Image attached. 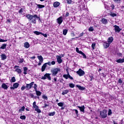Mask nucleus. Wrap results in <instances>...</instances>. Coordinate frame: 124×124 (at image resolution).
I'll use <instances>...</instances> for the list:
<instances>
[{
    "instance_id": "1",
    "label": "nucleus",
    "mask_w": 124,
    "mask_h": 124,
    "mask_svg": "<svg viewBox=\"0 0 124 124\" xmlns=\"http://www.w3.org/2000/svg\"><path fill=\"white\" fill-rule=\"evenodd\" d=\"M26 17L27 19L30 20V21L31 22V23H32V24H36V19H39V20H40V17L37 16L36 15L32 16L31 15L28 14L26 15Z\"/></svg>"
},
{
    "instance_id": "2",
    "label": "nucleus",
    "mask_w": 124,
    "mask_h": 124,
    "mask_svg": "<svg viewBox=\"0 0 124 124\" xmlns=\"http://www.w3.org/2000/svg\"><path fill=\"white\" fill-rule=\"evenodd\" d=\"M51 72L52 73V76L55 77L57 76V74H58V72H61V68H55L51 70Z\"/></svg>"
},
{
    "instance_id": "3",
    "label": "nucleus",
    "mask_w": 124,
    "mask_h": 124,
    "mask_svg": "<svg viewBox=\"0 0 124 124\" xmlns=\"http://www.w3.org/2000/svg\"><path fill=\"white\" fill-rule=\"evenodd\" d=\"M100 116L101 118H102L103 119L107 118V110L106 109H104L100 111Z\"/></svg>"
},
{
    "instance_id": "4",
    "label": "nucleus",
    "mask_w": 124,
    "mask_h": 124,
    "mask_svg": "<svg viewBox=\"0 0 124 124\" xmlns=\"http://www.w3.org/2000/svg\"><path fill=\"white\" fill-rule=\"evenodd\" d=\"M32 108L36 111L37 113H41V110L39 109V108L36 105V102L34 101L32 104Z\"/></svg>"
},
{
    "instance_id": "5",
    "label": "nucleus",
    "mask_w": 124,
    "mask_h": 124,
    "mask_svg": "<svg viewBox=\"0 0 124 124\" xmlns=\"http://www.w3.org/2000/svg\"><path fill=\"white\" fill-rule=\"evenodd\" d=\"M50 75H51V74H46L43 77L41 78L42 80H46V79H48V80H51V77Z\"/></svg>"
},
{
    "instance_id": "6",
    "label": "nucleus",
    "mask_w": 124,
    "mask_h": 124,
    "mask_svg": "<svg viewBox=\"0 0 124 124\" xmlns=\"http://www.w3.org/2000/svg\"><path fill=\"white\" fill-rule=\"evenodd\" d=\"M76 52H77L78 54H80L83 56V58L84 59L87 58V56H86V54L84 53L83 52H82V51L79 50V48L78 47H76Z\"/></svg>"
},
{
    "instance_id": "7",
    "label": "nucleus",
    "mask_w": 124,
    "mask_h": 124,
    "mask_svg": "<svg viewBox=\"0 0 124 124\" xmlns=\"http://www.w3.org/2000/svg\"><path fill=\"white\" fill-rule=\"evenodd\" d=\"M77 74L80 77L85 75V72L83 71L81 69H79L78 71H77Z\"/></svg>"
},
{
    "instance_id": "8",
    "label": "nucleus",
    "mask_w": 124,
    "mask_h": 124,
    "mask_svg": "<svg viewBox=\"0 0 124 124\" xmlns=\"http://www.w3.org/2000/svg\"><path fill=\"white\" fill-rule=\"evenodd\" d=\"M34 84V82H31L30 84H26V88L28 90H31V88H32V86H33V84Z\"/></svg>"
},
{
    "instance_id": "9",
    "label": "nucleus",
    "mask_w": 124,
    "mask_h": 124,
    "mask_svg": "<svg viewBox=\"0 0 124 124\" xmlns=\"http://www.w3.org/2000/svg\"><path fill=\"white\" fill-rule=\"evenodd\" d=\"M57 22L59 25H61L62 22H63V18H62V16H60L59 18L57 19Z\"/></svg>"
},
{
    "instance_id": "10",
    "label": "nucleus",
    "mask_w": 124,
    "mask_h": 124,
    "mask_svg": "<svg viewBox=\"0 0 124 124\" xmlns=\"http://www.w3.org/2000/svg\"><path fill=\"white\" fill-rule=\"evenodd\" d=\"M113 27L114 28L115 32H120V31H122V29L120 28V27L116 25H114Z\"/></svg>"
},
{
    "instance_id": "11",
    "label": "nucleus",
    "mask_w": 124,
    "mask_h": 124,
    "mask_svg": "<svg viewBox=\"0 0 124 124\" xmlns=\"http://www.w3.org/2000/svg\"><path fill=\"white\" fill-rule=\"evenodd\" d=\"M56 59H57V62H58V63H62V56L57 55Z\"/></svg>"
},
{
    "instance_id": "12",
    "label": "nucleus",
    "mask_w": 124,
    "mask_h": 124,
    "mask_svg": "<svg viewBox=\"0 0 124 124\" xmlns=\"http://www.w3.org/2000/svg\"><path fill=\"white\" fill-rule=\"evenodd\" d=\"M63 77L65 78V79H68L69 78V79H71V80H73V78L72 77L70 76V75H69V73L67 75H63Z\"/></svg>"
},
{
    "instance_id": "13",
    "label": "nucleus",
    "mask_w": 124,
    "mask_h": 124,
    "mask_svg": "<svg viewBox=\"0 0 124 124\" xmlns=\"http://www.w3.org/2000/svg\"><path fill=\"white\" fill-rule=\"evenodd\" d=\"M101 23H102L104 25H106L108 24V20L106 18H102L101 20Z\"/></svg>"
},
{
    "instance_id": "14",
    "label": "nucleus",
    "mask_w": 124,
    "mask_h": 124,
    "mask_svg": "<svg viewBox=\"0 0 124 124\" xmlns=\"http://www.w3.org/2000/svg\"><path fill=\"white\" fill-rule=\"evenodd\" d=\"M109 46H110V44L108 42H106L103 43V46L105 49H107Z\"/></svg>"
},
{
    "instance_id": "15",
    "label": "nucleus",
    "mask_w": 124,
    "mask_h": 124,
    "mask_svg": "<svg viewBox=\"0 0 124 124\" xmlns=\"http://www.w3.org/2000/svg\"><path fill=\"white\" fill-rule=\"evenodd\" d=\"M19 87V83H16L14 84L13 85V87H12L11 89L12 90H14L15 89H17Z\"/></svg>"
},
{
    "instance_id": "16",
    "label": "nucleus",
    "mask_w": 124,
    "mask_h": 124,
    "mask_svg": "<svg viewBox=\"0 0 124 124\" xmlns=\"http://www.w3.org/2000/svg\"><path fill=\"white\" fill-rule=\"evenodd\" d=\"M78 107L81 112H84L85 111V106H82L81 107L78 106Z\"/></svg>"
},
{
    "instance_id": "17",
    "label": "nucleus",
    "mask_w": 124,
    "mask_h": 124,
    "mask_svg": "<svg viewBox=\"0 0 124 124\" xmlns=\"http://www.w3.org/2000/svg\"><path fill=\"white\" fill-rule=\"evenodd\" d=\"M113 40H114V39L112 37H110L108 39V44H111L112 42H113Z\"/></svg>"
},
{
    "instance_id": "18",
    "label": "nucleus",
    "mask_w": 124,
    "mask_h": 124,
    "mask_svg": "<svg viewBox=\"0 0 124 124\" xmlns=\"http://www.w3.org/2000/svg\"><path fill=\"white\" fill-rule=\"evenodd\" d=\"M46 67H47L46 63L44 64L42 66V68H41L42 72H43L45 71Z\"/></svg>"
},
{
    "instance_id": "19",
    "label": "nucleus",
    "mask_w": 124,
    "mask_h": 124,
    "mask_svg": "<svg viewBox=\"0 0 124 124\" xmlns=\"http://www.w3.org/2000/svg\"><path fill=\"white\" fill-rule=\"evenodd\" d=\"M53 6L55 8L59 7V6H60V2L58 1L55 2L53 3Z\"/></svg>"
},
{
    "instance_id": "20",
    "label": "nucleus",
    "mask_w": 124,
    "mask_h": 124,
    "mask_svg": "<svg viewBox=\"0 0 124 124\" xmlns=\"http://www.w3.org/2000/svg\"><path fill=\"white\" fill-rule=\"evenodd\" d=\"M24 46L25 48H30V44H29V42H26L24 43Z\"/></svg>"
},
{
    "instance_id": "21",
    "label": "nucleus",
    "mask_w": 124,
    "mask_h": 124,
    "mask_svg": "<svg viewBox=\"0 0 124 124\" xmlns=\"http://www.w3.org/2000/svg\"><path fill=\"white\" fill-rule=\"evenodd\" d=\"M2 89H4V90H7L8 89V87H7V85L5 84V83H3L1 86Z\"/></svg>"
},
{
    "instance_id": "22",
    "label": "nucleus",
    "mask_w": 124,
    "mask_h": 124,
    "mask_svg": "<svg viewBox=\"0 0 124 124\" xmlns=\"http://www.w3.org/2000/svg\"><path fill=\"white\" fill-rule=\"evenodd\" d=\"M76 86H77V88H78V89H79V90H80V91H84V90H85V88L80 85H77Z\"/></svg>"
},
{
    "instance_id": "23",
    "label": "nucleus",
    "mask_w": 124,
    "mask_h": 124,
    "mask_svg": "<svg viewBox=\"0 0 124 124\" xmlns=\"http://www.w3.org/2000/svg\"><path fill=\"white\" fill-rule=\"evenodd\" d=\"M69 93V91H68V90H64L62 94V95H64V94H67V93Z\"/></svg>"
},
{
    "instance_id": "24",
    "label": "nucleus",
    "mask_w": 124,
    "mask_h": 124,
    "mask_svg": "<svg viewBox=\"0 0 124 124\" xmlns=\"http://www.w3.org/2000/svg\"><path fill=\"white\" fill-rule=\"evenodd\" d=\"M15 71H16V72H17L19 74H21L22 73V70L21 69L16 68Z\"/></svg>"
},
{
    "instance_id": "25",
    "label": "nucleus",
    "mask_w": 124,
    "mask_h": 124,
    "mask_svg": "<svg viewBox=\"0 0 124 124\" xmlns=\"http://www.w3.org/2000/svg\"><path fill=\"white\" fill-rule=\"evenodd\" d=\"M116 62L118 63H123V62H124V59H119V60H117Z\"/></svg>"
},
{
    "instance_id": "26",
    "label": "nucleus",
    "mask_w": 124,
    "mask_h": 124,
    "mask_svg": "<svg viewBox=\"0 0 124 124\" xmlns=\"http://www.w3.org/2000/svg\"><path fill=\"white\" fill-rule=\"evenodd\" d=\"M1 58L2 61H4V60H6L7 57L5 54H2L1 55Z\"/></svg>"
},
{
    "instance_id": "27",
    "label": "nucleus",
    "mask_w": 124,
    "mask_h": 124,
    "mask_svg": "<svg viewBox=\"0 0 124 124\" xmlns=\"http://www.w3.org/2000/svg\"><path fill=\"white\" fill-rule=\"evenodd\" d=\"M37 6L38 8H39V9L41 8H44V7H45V6L44 5H41V4H37Z\"/></svg>"
},
{
    "instance_id": "28",
    "label": "nucleus",
    "mask_w": 124,
    "mask_h": 124,
    "mask_svg": "<svg viewBox=\"0 0 124 124\" xmlns=\"http://www.w3.org/2000/svg\"><path fill=\"white\" fill-rule=\"evenodd\" d=\"M37 58L39 62H43V57H42V56H38Z\"/></svg>"
},
{
    "instance_id": "29",
    "label": "nucleus",
    "mask_w": 124,
    "mask_h": 124,
    "mask_svg": "<svg viewBox=\"0 0 124 124\" xmlns=\"http://www.w3.org/2000/svg\"><path fill=\"white\" fill-rule=\"evenodd\" d=\"M28 72V68L27 67H25L24 68V72H23V74L26 75H27V72Z\"/></svg>"
},
{
    "instance_id": "30",
    "label": "nucleus",
    "mask_w": 124,
    "mask_h": 124,
    "mask_svg": "<svg viewBox=\"0 0 124 124\" xmlns=\"http://www.w3.org/2000/svg\"><path fill=\"white\" fill-rule=\"evenodd\" d=\"M57 104L58 106H59L60 107H62L64 105V103L60 102V103H58Z\"/></svg>"
},
{
    "instance_id": "31",
    "label": "nucleus",
    "mask_w": 124,
    "mask_h": 124,
    "mask_svg": "<svg viewBox=\"0 0 124 124\" xmlns=\"http://www.w3.org/2000/svg\"><path fill=\"white\" fill-rule=\"evenodd\" d=\"M36 94L39 96H40L41 95V94L42 93L40 91H38L36 90Z\"/></svg>"
},
{
    "instance_id": "32",
    "label": "nucleus",
    "mask_w": 124,
    "mask_h": 124,
    "mask_svg": "<svg viewBox=\"0 0 124 124\" xmlns=\"http://www.w3.org/2000/svg\"><path fill=\"white\" fill-rule=\"evenodd\" d=\"M109 15L110 16H111V17H116V16H117V14H116L115 13H110L109 14Z\"/></svg>"
},
{
    "instance_id": "33",
    "label": "nucleus",
    "mask_w": 124,
    "mask_h": 124,
    "mask_svg": "<svg viewBox=\"0 0 124 124\" xmlns=\"http://www.w3.org/2000/svg\"><path fill=\"white\" fill-rule=\"evenodd\" d=\"M34 33H35V34H36L37 35H39V34H42V33L41 32H39V31H34Z\"/></svg>"
},
{
    "instance_id": "34",
    "label": "nucleus",
    "mask_w": 124,
    "mask_h": 124,
    "mask_svg": "<svg viewBox=\"0 0 124 124\" xmlns=\"http://www.w3.org/2000/svg\"><path fill=\"white\" fill-rule=\"evenodd\" d=\"M19 112L25 111V106H23L20 109H19Z\"/></svg>"
},
{
    "instance_id": "35",
    "label": "nucleus",
    "mask_w": 124,
    "mask_h": 124,
    "mask_svg": "<svg viewBox=\"0 0 124 124\" xmlns=\"http://www.w3.org/2000/svg\"><path fill=\"white\" fill-rule=\"evenodd\" d=\"M11 81L13 83H14V82H16V78H15V77H13L11 78Z\"/></svg>"
},
{
    "instance_id": "36",
    "label": "nucleus",
    "mask_w": 124,
    "mask_h": 124,
    "mask_svg": "<svg viewBox=\"0 0 124 124\" xmlns=\"http://www.w3.org/2000/svg\"><path fill=\"white\" fill-rule=\"evenodd\" d=\"M6 44H3L0 47V49H5V48H6Z\"/></svg>"
},
{
    "instance_id": "37",
    "label": "nucleus",
    "mask_w": 124,
    "mask_h": 124,
    "mask_svg": "<svg viewBox=\"0 0 124 124\" xmlns=\"http://www.w3.org/2000/svg\"><path fill=\"white\" fill-rule=\"evenodd\" d=\"M67 30L65 29L63 31V35H66V34L67 33Z\"/></svg>"
},
{
    "instance_id": "38",
    "label": "nucleus",
    "mask_w": 124,
    "mask_h": 124,
    "mask_svg": "<svg viewBox=\"0 0 124 124\" xmlns=\"http://www.w3.org/2000/svg\"><path fill=\"white\" fill-rule=\"evenodd\" d=\"M108 116H110V115H112V110L109 109L108 113Z\"/></svg>"
},
{
    "instance_id": "39",
    "label": "nucleus",
    "mask_w": 124,
    "mask_h": 124,
    "mask_svg": "<svg viewBox=\"0 0 124 124\" xmlns=\"http://www.w3.org/2000/svg\"><path fill=\"white\" fill-rule=\"evenodd\" d=\"M33 88L35 90V91H37V85L36 84H34Z\"/></svg>"
},
{
    "instance_id": "40",
    "label": "nucleus",
    "mask_w": 124,
    "mask_h": 124,
    "mask_svg": "<svg viewBox=\"0 0 124 124\" xmlns=\"http://www.w3.org/2000/svg\"><path fill=\"white\" fill-rule=\"evenodd\" d=\"M69 86L70 88H74L75 87V85L73 83H69Z\"/></svg>"
},
{
    "instance_id": "41",
    "label": "nucleus",
    "mask_w": 124,
    "mask_h": 124,
    "mask_svg": "<svg viewBox=\"0 0 124 124\" xmlns=\"http://www.w3.org/2000/svg\"><path fill=\"white\" fill-rule=\"evenodd\" d=\"M56 114V112H49L48 113V116H54Z\"/></svg>"
},
{
    "instance_id": "42",
    "label": "nucleus",
    "mask_w": 124,
    "mask_h": 124,
    "mask_svg": "<svg viewBox=\"0 0 124 124\" xmlns=\"http://www.w3.org/2000/svg\"><path fill=\"white\" fill-rule=\"evenodd\" d=\"M20 119H21V120H26V116L22 115L20 117Z\"/></svg>"
},
{
    "instance_id": "43",
    "label": "nucleus",
    "mask_w": 124,
    "mask_h": 124,
    "mask_svg": "<svg viewBox=\"0 0 124 124\" xmlns=\"http://www.w3.org/2000/svg\"><path fill=\"white\" fill-rule=\"evenodd\" d=\"M42 98H43V99H45L46 100H48V97H47V96L45 95L42 96Z\"/></svg>"
},
{
    "instance_id": "44",
    "label": "nucleus",
    "mask_w": 124,
    "mask_h": 124,
    "mask_svg": "<svg viewBox=\"0 0 124 124\" xmlns=\"http://www.w3.org/2000/svg\"><path fill=\"white\" fill-rule=\"evenodd\" d=\"M73 112H75L77 116H78V110L77 109H73Z\"/></svg>"
},
{
    "instance_id": "45",
    "label": "nucleus",
    "mask_w": 124,
    "mask_h": 124,
    "mask_svg": "<svg viewBox=\"0 0 124 124\" xmlns=\"http://www.w3.org/2000/svg\"><path fill=\"white\" fill-rule=\"evenodd\" d=\"M93 27H91L89 28V31H93Z\"/></svg>"
},
{
    "instance_id": "46",
    "label": "nucleus",
    "mask_w": 124,
    "mask_h": 124,
    "mask_svg": "<svg viewBox=\"0 0 124 124\" xmlns=\"http://www.w3.org/2000/svg\"><path fill=\"white\" fill-rule=\"evenodd\" d=\"M94 47H95V43H93L92 45V48L93 50H94Z\"/></svg>"
},
{
    "instance_id": "47",
    "label": "nucleus",
    "mask_w": 124,
    "mask_h": 124,
    "mask_svg": "<svg viewBox=\"0 0 124 124\" xmlns=\"http://www.w3.org/2000/svg\"><path fill=\"white\" fill-rule=\"evenodd\" d=\"M66 1H67V3H68V4H71V3L72 2V0H66Z\"/></svg>"
},
{
    "instance_id": "48",
    "label": "nucleus",
    "mask_w": 124,
    "mask_h": 124,
    "mask_svg": "<svg viewBox=\"0 0 124 124\" xmlns=\"http://www.w3.org/2000/svg\"><path fill=\"white\" fill-rule=\"evenodd\" d=\"M83 35H84V32H82L79 34L78 37H77L76 38H79V37H81V36H83Z\"/></svg>"
},
{
    "instance_id": "49",
    "label": "nucleus",
    "mask_w": 124,
    "mask_h": 124,
    "mask_svg": "<svg viewBox=\"0 0 124 124\" xmlns=\"http://www.w3.org/2000/svg\"><path fill=\"white\" fill-rule=\"evenodd\" d=\"M19 62L20 63H22V62H24V59L22 58L19 59Z\"/></svg>"
},
{
    "instance_id": "50",
    "label": "nucleus",
    "mask_w": 124,
    "mask_h": 124,
    "mask_svg": "<svg viewBox=\"0 0 124 124\" xmlns=\"http://www.w3.org/2000/svg\"><path fill=\"white\" fill-rule=\"evenodd\" d=\"M49 106V105H47L46 103H45L44 106L43 107V108H46V107H48Z\"/></svg>"
},
{
    "instance_id": "51",
    "label": "nucleus",
    "mask_w": 124,
    "mask_h": 124,
    "mask_svg": "<svg viewBox=\"0 0 124 124\" xmlns=\"http://www.w3.org/2000/svg\"><path fill=\"white\" fill-rule=\"evenodd\" d=\"M113 1H114V2H117V3H120L121 0H113Z\"/></svg>"
},
{
    "instance_id": "52",
    "label": "nucleus",
    "mask_w": 124,
    "mask_h": 124,
    "mask_svg": "<svg viewBox=\"0 0 124 124\" xmlns=\"http://www.w3.org/2000/svg\"><path fill=\"white\" fill-rule=\"evenodd\" d=\"M42 62H43V61H39L38 63V65L39 66L41 65V64H42Z\"/></svg>"
},
{
    "instance_id": "53",
    "label": "nucleus",
    "mask_w": 124,
    "mask_h": 124,
    "mask_svg": "<svg viewBox=\"0 0 124 124\" xmlns=\"http://www.w3.org/2000/svg\"><path fill=\"white\" fill-rule=\"evenodd\" d=\"M26 88H27L26 86H22V87H21V91H24V90H25L26 89Z\"/></svg>"
},
{
    "instance_id": "54",
    "label": "nucleus",
    "mask_w": 124,
    "mask_h": 124,
    "mask_svg": "<svg viewBox=\"0 0 124 124\" xmlns=\"http://www.w3.org/2000/svg\"><path fill=\"white\" fill-rule=\"evenodd\" d=\"M6 41H7V40H4L3 39H1L0 38V42H5Z\"/></svg>"
},
{
    "instance_id": "55",
    "label": "nucleus",
    "mask_w": 124,
    "mask_h": 124,
    "mask_svg": "<svg viewBox=\"0 0 124 124\" xmlns=\"http://www.w3.org/2000/svg\"><path fill=\"white\" fill-rule=\"evenodd\" d=\"M42 35H43V36H44V37H47V34H44V33H42Z\"/></svg>"
},
{
    "instance_id": "56",
    "label": "nucleus",
    "mask_w": 124,
    "mask_h": 124,
    "mask_svg": "<svg viewBox=\"0 0 124 124\" xmlns=\"http://www.w3.org/2000/svg\"><path fill=\"white\" fill-rule=\"evenodd\" d=\"M56 64V62H55V61H52L51 62V64H52V65H54V64Z\"/></svg>"
},
{
    "instance_id": "57",
    "label": "nucleus",
    "mask_w": 124,
    "mask_h": 124,
    "mask_svg": "<svg viewBox=\"0 0 124 124\" xmlns=\"http://www.w3.org/2000/svg\"><path fill=\"white\" fill-rule=\"evenodd\" d=\"M110 7H111L112 9H114V8H115V5H114V4H111Z\"/></svg>"
},
{
    "instance_id": "58",
    "label": "nucleus",
    "mask_w": 124,
    "mask_h": 124,
    "mask_svg": "<svg viewBox=\"0 0 124 124\" xmlns=\"http://www.w3.org/2000/svg\"><path fill=\"white\" fill-rule=\"evenodd\" d=\"M19 13H23V9L21 8L20 10H19Z\"/></svg>"
},
{
    "instance_id": "59",
    "label": "nucleus",
    "mask_w": 124,
    "mask_h": 124,
    "mask_svg": "<svg viewBox=\"0 0 124 124\" xmlns=\"http://www.w3.org/2000/svg\"><path fill=\"white\" fill-rule=\"evenodd\" d=\"M69 16V13L68 12L66 13L65 17H68Z\"/></svg>"
},
{
    "instance_id": "60",
    "label": "nucleus",
    "mask_w": 124,
    "mask_h": 124,
    "mask_svg": "<svg viewBox=\"0 0 124 124\" xmlns=\"http://www.w3.org/2000/svg\"><path fill=\"white\" fill-rule=\"evenodd\" d=\"M6 23L7 24H8V23H11V22L10 21V19H7Z\"/></svg>"
},
{
    "instance_id": "61",
    "label": "nucleus",
    "mask_w": 124,
    "mask_h": 124,
    "mask_svg": "<svg viewBox=\"0 0 124 124\" xmlns=\"http://www.w3.org/2000/svg\"><path fill=\"white\" fill-rule=\"evenodd\" d=\"M46 63V65L47 64H48V65H51V62H46V63Z\"/></svg>"
},
{
    "instance_id": "62",
    "label": "nucleus",
    "mask_w": 124,
    "mask_h": 124,
    "mask_svg": "<svg viewBox=\"0 0 124 124\" xmlns=\"http://www.w3.org/2000/svg\"><path fill=\"white\" fill-rule=\"evenodd\" d=\"M118 82H119V83H123V81H122V79H119L118 80Z\"/></svg>"
},
{
    "instance_id": "63",
    "label": "nucleus",
    "mask_w": 124,
    "mask_h": 124,
    "mask_svg": "<svg viewBox=\"0 0 124 124\" xmlns=\"http://www.w3.org/2000/svg\"><path fill=\"white\" fill-rule=\"evenodd\" d=\"M31 59H32L33 60H34V59H35V56H33L32 57H31Z\"/></svg>"
},
{
    "instance_id": "64",
    "label": "nucleus",
    "mask_w": 124,
    "mask_h": 124,
    "mask_svg": "<svg viewBox=\"0 0 124 124\" xmlns=\"http://www.w3.org/2000/svg\"><path fill=\"white\" fill-rule=\"evenodd\" d=\"M54 80L55 82H57V78H54Z\"/></svg>"
}]
</instances>
